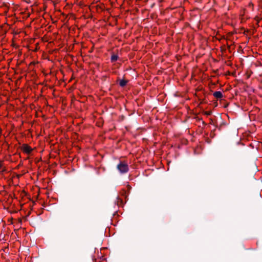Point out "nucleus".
Listing matches in <instances>:
<instances>
[{
	"mask_svg": "<svg viewBox=\"0 0 262 262\" xmlns=\"http://www.w3.org/2000/svg\"><path fill=\"white\" fill-rule=\"evenodd\" d=\"M228 125V124L227 123V122H226L225 121H223V120H222L221 122L220 123V124H219V125H215V127L218 128V129L220 130V131H221L223 128L226 126L227 125Z\"/></svg>",
	"mask_w": 262,
	"mask_h": 262,
	"instance_id": "obj_3",
	"label": "nucleus"
},
{
	"mask_svg": "<svg viewBox=\"0 0 262 262\" xmlns=\"http://www.w3.org/2000/svg\"><path fill=\"white\" fill-rule=\"evenodd\" d=\"M118 58V56L117 55H116V54H113L111 56V60L112 62H115L116 60H117Z\"/></svg>",
	"mask_w": 262,
	"mask_h": 262,
	"instance_id": "obj_6",
	"label": "nucleus"
},
{
	"mask_svg": "<svg viewBox=\"0 0 262 262\" xmlns=\"http://www.w3.org/2000/svg\"><path fill=\"white\" fill-rule=\"evenodd\" d=\"M117 168L121 173H125L129 170L128 164L122 161H120L117 165Z\"/></svg>",
	"mask_w": 262,
	"mask_h": 262,
	"instance_id": "obj_1",
	"label": "nucleus"
},
{
	"mask_svg": "<svg viewBox=\"0 0 262 262\" xmlns=\"http://www.w3.org/2000/svg\"><path fill=\"white\" fill-rule=\"evenodd\" d=\"M22 148L23 151L28 154H30L32 150L31 147L27 144H23Z\"/></svg>",
	"mask_w": 262,
	"mask_h": 262,
	"instance_id": "obj_2",
	"label": "nucleus"
},
{
	"mask_svg": "<svg viewBox=\"0 0 262 262\" xmlns=\"http://www.w3.org/2000/svg\"><path fill=\"white\" fill-rule=\"evenodd\" d=\"M1 133V130H0V134Z\"/></svg>",
	"mask_w": 262,
	"mask_h": 262,
	"instance_id": "obj_10",
	"label": "nucleus"
},
{
	"mask_svg": "<svg viewBox=\"0 0 262 262\" xmlns=\"http://www.w3.org/2000/svg\"><path fill=\"white\" fill-rule=\"evenodd\" d=\"M213 96L217 99H221L223 97V94L220 91L215 92L213 94Z\"/></svg>",
	"mask_w": 262,
	"mask_h": 262,
	"instance_id": "obj_4",
	"label": "nucleus"
},
{
	"mask_svg": "<svg viewBox=\"0 0 262 262\" xmlns=\"http://www.w3.org/2000/svg\"><path fill=\"white\" fill-rule=\"evenodd\" d=\"M210 124H213V125L215 126V125H216V124H214L213 123V121H212V120H211V119Z\"/></svg>",
	"mask_w": 262,
	"mask_h": 262,
	"instance_id": "obj_8",
	"label": "nucleus"
},
{
	"mask_svg": "<svg viewBox=\"0 0 262 262\" xmlns=\"http://www.w3.org/2000/svg\"><path fill=\"white\" fill-rule=\"evenodd\" d=\"M2 162H0V168L2 167Z\"/></svg>",
	"mask_w": 262,
	"mask_h": 262,
	"instance_id": "obj_9",
	"label": "nucleus"
},
{
	"mask_svg": "<svg viewBox=\"0 0 262 262\" xmlns=\"http://www.w3.org/2000/svg\"><path fill=\"white\" fill-rule=\"evenodd\" d=\"M127 81L125 79H122L119 82V85L121 87H124L126 85Z\"/></svg>",
	"mask_w": 262,
	"mask_h": 262,
	"instance_id": "obj_5",
	"label": "nucleus"
},
{
	"mask_svg": "<svg viewBox=\"0 0 262 262\" xmlns=\"http://www.w3.org/2000/svg\"><path fill=\"white\" fill-rule=\"evenodd\" d=\"M205 114L207 115V116H209V115H210L211 114V112H206L205 113Z\"/></svg>",
	"mask_w": 262,
	"mask_h": 262,
	"instance_id": "obj_7",
	"label": "nucleus"
}]
</instances>
